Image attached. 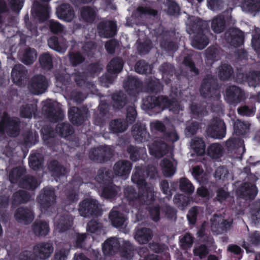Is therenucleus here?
Returning <instances> with one entry per match:
<instances>
[{
    "label": "nucleus",
    "mask_w": 260,
    "mask_h": 260,
    "mask_svg": "<svg viewBox=\"0 0 260 260\" xmlns=\"http://www.w3.org/2000/svg\"><path fill=\"white\" fill-rule=\"evenodd\" d=\"M84 60V57L79 52H72L70 53V60L74 66H76L82 63Z\"/></svg>",
    "instance_id": "nucleus-58"
},
{
    "label": "nucleus",
    "mask_w": 260,
    "mask_h": 260,
    "mask_svg": "<svg viewBox=\"0 0 260 260\" xmlns=\"http://www.w3.org/2000/svg\"><path fill=\"white\" fill-rule=\"evenodd\" d=\"M225 39L232 45L240 46L243 43L244 33L238 28H232L225 34Z\"/></svg>",
    "instance_id": "nucleus-16"
},
{
    "label": "nucleus",
    "mask_w": 260,
    "mask_h": 260,
    "mask_svg": "<svg viewBox=\"0 0 260 260\" xmlns=\"http://www.w3.org/2000/svg\"><path fill=\"white\" fill-rule=\"evenodd\" d=\"M39 61L41 66L45 69L49 70L52 67V57L48 53L42 54L39 57Z\"/></svg>",
    "instance_id": "nucleus-49"
},
{
    "label": "nucleus",
    "mask_w": 260,
    "mask_h": 260,
    "mask_svg": "<svg viewBox=\"0 0 260 260\" xmlns=\"http://www.w3.org/2000/svg\"><path fill=\"white\" fill-rule=\"evenodd\" d=\"M211 222L212 230L219 233L229 229L232 224L231 220L226 221L222 216L218 215H214L211 219Z\"/></svg>",
    "instance_id": "nucleus-15"
},
{
    "label": "nucleus",
    "mask_w": 260,
    "mask_h": 260,
    "mask_svg": "<svg viewBox=\"0 0 260 260\" xmlns=\"http://www.w3.org/2000/svg\"><path fill=\"white\" fill-rule=\"evenodd\" d=\"M81 17L87 23H92L96 17V11L89 7H84L81 9Z\"/></svg>",
    "instance_id": "nucleus-31"
},
{
    "label": "nucleus",
    "mask_w": 260,
    "mask_h": 260,
    "mask_svg": "<svg viewBox=\"0 0 260 260\" xmlns=\"http://www.w3.org/2000/svg\"><path fill=\"white\" fill-rule=\"evenodd\" d=\"M193 242V238L188 233L185 234L180 239L181 246L184 249L190 248Z\"/></svg>",
    "instance_id": "nucleus-57"
},
{
    "label": "nucleus",
    "mask_w": 260,
    "mask_h": 260,
    "mask_svg": "<svg viewBox=\"0 0 260 260\" xmlns=\"http://www.w3.org/2000/svg\"><path fill=\"white\" fill-rule=\"evenodd\" d=\"M180 189L188 193H192L194 190V187L190 182L186 178H182L180 181Z\"/></svg>",
    "instance_id": "nucleus-53"
},
{
    "label": "nucleus",
    "mask_w": 260,
    "mask_h": 260,
    "mask_svg": "<svg viewBox=\"0 0 260 260\" xmlns=\"http://www.w3.org/2000/svg\"><path fill=\"white\" fill-rule=\"evenodd\" d=\"M37 110V105L35 104H28L26 105H22L20 109L21 116L30 118L35 114Z\"/></svg>",
    "instance_id": "nucleus-38"
},
{
    "label": "nucleus",
    "mask_w": 260,
    "mask_h": 260,
    "mask_svg": "<svg viewBox=\"0 0 260 260\" xmlns=\"http://www.w3.org/2000/svg\"><path fill=\"white\" fill-rule=\"evenodd\" d=\"M123 62L119 58H114L111 60L107 66L109 73L116 74L119 73L122 69Z\"/></svg>",
    "instance_id": "nucleus-37"
},
{
    "label": "nucleus",
    "mask_w": 260,
    "mask_h": 260,
    "mask_svg": "<svg viewBox=\"0 0 260 260\" xmlns=\"http://www.w3.org/2000/svg\"><path fill=\"white\" fill-rule=\"evenodd\" d=\"M101 228V225L96 220H93L90 221L87 225V231L91 233L96 232Z\"/></svg>",
    "instance_id": "nucleus-64"
},
{
    "label": "nucleus",
    "mask_w": 260,
    "mask_h": 260,
    "mask_svg": "<svg viewBox=\"0 0 260 260\" xmlns=\"http://www.w3.org/2000/svg\"><path fill=\"white\" fill-rule=\"evenodd\" d=\"M56 14L58 18L70 22L74 17V12L70 5L66 4L61 5L57 9Z\"/></svg>",
    "instance_id": "nucleus-24"
},
{
    "label": "nucleus",
    "mask_w": 260,
    "mask_h": 260,
    "mask_svg": "<svg viewBox=\"0 0 260 260\" xmlns=\"http://www.w3.org/2000/svg\"><path fill=\"white\" fill-rule=\"evenodd\" d=\"M70 81L71 79L69 74H65L56 76V86L64 90L65 89V86L69 84Z\"/></svg>",
    "instance_id": "nucleus-54"
},
{
    "label": "nucleus",
    "mask_w": 260,
    "mask_h": 260,
    "mask_svg": "<svg viewBox=\"0 0 260 260\" xmlns=\"http://www.w3.org/2000/svg\"><path fill=\"white\" fill-rule=\"evenodd\" d=\"M21 61L26 64L32 63L36 59L37 53L35 49L26 48L20 54Z\"/></svg>",
    "instance_id": "nucleus-32"
},
{
    "label": "nucleus",
    "mask_w": 260,
    "mask_h": 260,
    "mask_svg": "<svg viewBox=\"0 0 260 260\" xmlns=\"http://www.w3.org/2000/svg\"><path fill=\"white\" fill-rule=\"evenodd\" d=\"M127 151L133 161H136L140 158H144L146 155V149L143 147L138 149L134 146H130L127 149Z\"/></svg>",
    "instance_id": "nucleus-36"
},
{
    "label": "nucleus",
    "mask_w": 260,
    "mask_h": 260,
    "mask_svg": "<svg viewBox=\"0 0 260 260\" xmlns=\"http://www.w3.org/2000/svg\"><path fill=\"white\" fill-rule=\"evenodd\" d=\"M209 43L208 39L203 34L202 31L199 32L191 42L192 46L198 49H204Z\"/></svg>",
    "instance_id": "nucleus-33"
},
{
    "label": "nucleus",
    "mask_w": 260,
    "mask_h": 260,
    "mask_svg": "<svg viewBox=\"0 0 260 260\" xmlns=\"http://www.w3.org/2000/svg\"><path fill=\"white\" fill-rule=\"evenodd\" d=\"M113 155V151L109 146H101L89 152L90 159L101 162L111 158Z\"/></svg>",
    "instance_id": "nucleus-13"
},
{
    "label": "nucleus",
    "mask_w": 260,
    "mask_h": 260,
    "mask_svg": "<svg viewBox=\"0 0 260 260\" xmlns=\"http://www.w3.org/2000/svg\"><path fill=\"white\" fill-rule=\"evenodd\" d=\"M207 152L210 157L213 158H217L222 155V148L220 144L213 143L208 148Z\"/></svg>",
    "instance_id": "nucleus-46"
},
{
    "label": "nucleus",
    "mask_w": 260,
    "mask_h": 260,
    "mask_svg": "<svg viewBox=\"0 0 260 260\" xmlns=\"http://www.w3.org/2000/svg\"><path fill=\"white\" fill-rule=\"evenodd\" d=\"M54 250L51 243L41 242L36 244L33 248V253L28 256L29 253L26 252L20 257V260H44L49 258Z\"/></svg>",
    "instance_id": "nucleus-4"
},
{
    "label": "nucleus",
    "mask_w": 260,
    "mask_h": 260,
    "mask_svg": "<svg viewBox=\"0 0 260 260\" xmlns=\"http://www.w3.org/2000/svg\"><path fill=\"white\" fill-rule=\"evenodd\" d=\"M49 169L54 177L64 176L68 172L66 168L59 165L56 160H53L50 163Z\"/></svg>",
    "instance_id": "nucleus-35"
},
{
    "label": "nucleus",
    "mask_w": 260,
    "mask_h": 260,
    "mask_svg": "<svg viewBox=\"0 0 260 260\" xmlns=\"http://www.w3.org/2000/svg\"><path fill=\"white\" fill-rule=\"evenodd\" d=\"M144 104L147 108L152 109L156 106L166 107L174 113H178L180 110H182V107L176 100L172 101L165 97L156 98L152 96H148L144 100Z\"/></svg>",
    "instance_id": "nucleus-5"
},
{
    "label": "nucleus",
    "mask_w": 260,
    "mask_h": 260,
    "mask_svg": "<svg viewBox=\"0 0 260 260\" xmlns=\"http://www.w3.org/2000/svg\"><path fill=\"white\" fill-rule=\"evenodd\" d=\"M191 146L198 155H202L205 152V145L201 138H195L192 139Z\"/></svg>",
    "instance_id": "nucleus-40"
},
{
    "label": "nucleus",
    "mask_w": 260,
    "mask_h": 260,
    "mask_svg": "<svg viewBox=\"0 0 260 260\" xmlns=\"http://www.w3.org/2000/svg\"><path fill=\"white\" fill-rule=\"evenodd\" d=\"M27 71L21 64L14 66L11 72V77L13 82L17 85H20L26 78Z\"/></svg>",
    "instance_id": "nucleus-21"
},
{
    "label": "nucleus",
    "mask_w": 260,
    "mask_h": 260,
    "mask_svg": "<svg viewBox=\"0 0 260 260\" xmlns=\"http://www.w3.org/2000/svg\"><path fill=\"white\" fill-rule=\"evenodd\" d=\"M33 15L38 17L41 21H44L49 17L50 8L47 4L40 5L38 2H35L31 10Z\"/></svg>",
    "instance_id": "nucleus-20"
},
{
    "label": "nucleus",
    "mask_w": 260,
    "mask_h": 260,
    "mask_svg": "<svg viewBox=\"0 0 260 260\" xmlns=\"http://www.w3.org/2000/svg\"><path fill=\"white\" fill-rule=\"evenodd\" d=\"M249 127L248 122L237 120L234 124V133L238 135H245L248 132Z\"/></svg>",
    "instance_id": "nucleus-42"
},
{
    "label": "nucleus",
    "mask_w": 260,
    "mask_h": 260,
    "mask_svg": "<svg viewBox=\"0 0 260 260\" xmlns=\"http://www.w3.org/2000/svg\"><path fill=\"white\" fill-rule=\"evenodd\" d=\"M257 190L256 186L250 183H246L237 190V194L243 198H253L256 195Z\"/></svg>",
    "instance_id": "nucleus-22"
},
{
    "label": "nucleus",
    "mask_w": 260,
    "mask_h": 260,
    "mask_svg": "<svg viewBox=\"0 0 260 260\" xmlns=\"http://www.w3.org/2000/svg\"><path fill=\"white\" fill-rule=\"evenodd\" d=\"M73 224V218L68 214L57 218L55 222L56 230L62 232L70 228Z\"/></svg>",
    "instance_id": "nucleus-28"
},
{
    "label": "nucleus",
    "mask_w": 260,
    "mask_h": 260,
    "mask_svg": "<svg viewBox=\"0 0 260 260\" xmlns=\"http://www.w3.org/2000/svg\"><path fill=\"white\" fill-rule=\"evenodd\" d=\"M55 202L54 190L50 187L45 188L43 193L39 197L41 211L45 213L48 210L51 211Z\"/></svg>",
    "instance_id": "nucleus-9"
},
{
    "label": "nucleus",
    "mask_w": 260,
    "mask_h": 260,
    "mask_svg": "<svg viewBox=\"0 0 260 260\" xmlns=\"http://www.w3.org/2000/svg\"><path fill=\"white\" fill-rule=\"evenodd\" d=\"M28 87L29 91L34 94H42L48 87V81L44 76L37 75L30 80Z\"/></svg>",
    "instance_id": "nucleus-10"
},
{
    "label": "nucleus",
    "mask_w": 260,
    "mask_h": 260,
    "mask_svg": "<svg viewBox=\"0 0 260 260\" xmlns=\"http://www.w3.org/2000/svg\"><path fill=\"white\" fill-rule=\"evenodd\" d=\"M255 34L252 35V45L255 51L260 54V30L255 29Z\"/></svg>",
    "instance_id": "nucleus-55"
},
{
    "label": "nucleus",
    "mask_w": 260,
    "mask_h": 260,
    "mask_svg": "<svg viewBox=\"0 0 260 260\" xmlns=\"http://www.w3.org/2000/svg\"><path fill=\"white\" fill-rule=\"evenodd\" d=\"M132 181L137 184L139 192L137 193L135 189L130 186L124 189V196L129 202H136V204L150 205L154 200L155 191L153 186L147 184L144 179L143 169L140 167L135 169V172L132 176Z\"/></svg>",
    "instance_id": "nucleus-1"
},
{
    "label": "nucleus",
    "mask_w": 260,
    "mask_h": 260,
    "mask_svg": "<svg viewBox=\"0 0 260 260\" xmlns=\"http://www.w3.org/2000/svg\"><path fill=\"white\" fill-rule=\"evenodd\" d=\"M109 172L106 169L100 170L95 180L98 183L96 187L102 188L101 196L106 199H111L115 197L120 191V188L113 185L110 182L111 178Z\"/></svg>",
    "instance_id": "nucleus-3"
},
{
    "label": "nucleus",
    "mask_w": 260,
    "mask_h": 260,
    "mask_svg": "<svg viewBox=\"0 0 260 260\" xmlns=\"http://www.w3.org/2000/svg\"><path fill=\"white\" fill-rule=\"evenodd\" d=\"M127 111L126 121L127 123L131 124L135 120L136 111L135 108L133 106L129 107L127 109Z\"/></svg>",
    "instance_id": "nucleus-63"
},
{
    "label": "nucleus",
    "mask_w": 260,
    "mask_h": 260,
    "mask_svg": "<svg viewBox=\"0 0 260 260\" xmlns=\"http://www.w3.org/2000/svg\"><path fill=\"white\" fill-rule=\"evenodd\" d=\"M135 70L140 74H146L151 72V68L144 61H140L136 64Z\"/></svg>",
    "instance_id": "nucleus-56"
},
{
    "label": "nucleus",
    "mask_w": 260,
    "mask_h": 260,
    "mask_svg": "<svg viewBox=\"0 0 260 260\" xmlns=\"http://www.w3.org/2000/svg\"><path fill=\"white\" fill-rule=\"evenodd\" d=\"M225 28V21L223 17L218 16L214 18L211 22V28L213 31L219 34L223 31Z\"/></svg>",
    "instance_id": "nucleus-41"
},
{
    "label": "nucleus",
    "mask_w": 260,
    "mask_h": 260,
    "mask_svg": "<svg viewBox=\"0 0 260 260\" xmlns=\"http://www.w3.org/2000/svg\"><path fill=\"white\" fill-rule=\"evenodd\" d=\"M176 165V162L173 159H164L160 165L164 175L167 177L173 176L175 173Z\"/></svg>",
    "instance_id": "nucleus-27"
},
{
    "label": "nucleus",
    "mask_w": 260,
    "mask_h": 260,
    "mask_svg": "<svg viewBox=\"0 0 260 260\" xmlns=\"http://www.w3.org/2000/svg\"><path fill=\"white\" fill-rule=\"evenodd\" d=\"M42 159L39 153L31 154L29 157V165L34 170L38 169L42 165Z\"/></svg>",
    "instance_id": "nucleus-51"
},
{
    "label": "nucleus",
    "mask_w": 260,
    "mask_h": 260,
    "mask_svg": "<svg viewBox=\"0 0 260 260\" xmlns=\"http://www.w3.org/2000/svg\"><path fill=\"white\" fill-rule=\"evenodd\" d=\"M79 212L83 217H89L97 215L100 210L97 201L93 199H87L83 201L79 205Z\"/></svg>",
    "instance_id": "nucleus-8"
},
{
    "label": "nucleus",
    "mask_w": 260,
    "mask_h": 260,
    "mask_svg": "<svg viewBox=\"0 0 260 260\" xmlns=\"http://www.w3.org/2000/svg\"><path fill=\"white\" fill-rule=\"evenodd\" d=\"M209 136L215 139H222L225 135V126L224 122L219 118L213 119L207 129Z\"/></svg>",
    "instance_id": "nucleus-12"
},
{
    "label": "nucleus",
    "mask_w": 260,
    "mask_h": 260,
    "mask_svg": "<svg viewBox=\"0 0 260 260\" xmlns=\"http://www.w3.org/2000/svg\"><path fill=\"white\" fill-rule=\"evenodd\" d=\"M151 231L146 228H139L136 230L135 239L140 244L147 243L152 238Z\"/></svg>",
    "instance_id": "nucleus-29"
},
{
    "label": "nucleus",
    "mask_w": 260,
    "mask_h": 260,
    "mask_svg": "<svg viewBox=\"0 0 260 260\" xmlns=\"http://www.w3.org/2000/svg\"><path fill=\"white\" fill-rule=\"evenodd\" d=\"M56 131L63 138H66L73 133L72 127L68 123H62L58 124L57 125Z\"/></svg>",
    "instance_id": "nucleus-45"
},
{
    "label": "nucleus",
    "mask_w": 260,
    "mask_h": 260,
    "mask_svg": "<svg viewBox=\"0 0 260 260\" xmlns=\"http://www.w3.org/2000/svg\"><path fill=\"white\" fill-rule=\"evenodd\" d=\"M246 80L250 86L255 87L260 85V72H250L247 75Z\"/></svg>",
    "instance_id": "nucleus-48"
},
{
    "label": "nucleus",
    "mask_w": 260,
    "mask_h": 260,
    "mask_svg": "<svg viewBox=\"0 0 260 260\" xmlns=\"http://www.w3.org/2000/svg\"><path fill=\"white\" fill-rule=\"evenodd\" d=\"M140 83L135 78H129L124 83V88L129 94H133L137 92Z\"/></svg>",
    "instance_id": "nucleus-43"
},
{
    "label": "nucleus",
    "mask_w": 260,
    "mask_h": 260,
    "mask_svg": "<svg viewBox=\"0 0 260 260\" xmlns=\"http://www.w3.org/2000/svg\"><path fill=\"white\" fill-rule=\"evenodd\" d=\"M13 198L15 204L24 203L30 199L29 194L25 191L22 190L15 192Z\"/></svg>",
    "instance_id": "nucleus-52"
},
{
    "label": "nucleus",
    "mask_w": 260,
    "mask_h": 260,
    "mask_svg": "<svg viewBox=\"0 0 260 260\" xmlns=\"http://www.w3.org/2000/svg\"><path fill=\"white\" fill-rule=\"evenodd\" d=\"M132 135L136 141L138 142H142L147 141L149 137V134L146 132L145 125L137 123L133 127Z\"/></svg>",
    "instance_id": "nucleus-25"
},
{
    "label": "nucleus",
    "mask_w": 260,
    "mask_h": 260,
    "mask_svg": "<svg viewBox=\"0 0 260 260\" xmlns=\"http://www.w3.org/2000/svg\"><path fill=\"white\" fill-rule=\"evenodd\" d=\"M149 147L150 154L156 157L162 156L169 151L167 145L161 141H155Z\"/></svg>",
    "instance_id": "nucleus-26"
},
{
    "label": "nucleus",
    "mask_w": 260,
    "mask_h": 260,
    "mask_svg": "<svg viewBox=\"0 0 260 260\" xmlns=\"http://www.w3.org/2000/svg\"><path fill=\"white\" fill-rule=\"evenodd\" d=\"M131 169V163L126 160H121L117 162L113 167V170L116 176L126 179Z\"/></svg>",
    "instance_id": "nucleus-19"
},
{
    "label": "nucleus",
    "mask_w": 260,
    "mask_h": 260,
    "mask_svg": "<svg viewBox=\"0 0 260 260\" xmlns=\"http://www.w3.org/2000/svg\"><path fill=\"white\" fill-rule=\"evenodd\" d=\"M216 80L211 75H208L203 80L201 87V94L205 98L215 92Z\"/></svg>",
    "instance_id": "nucleus-18"
},
{
    "label": "nucleus",
    "mask_w": 260,
    "mask_h": 260,
    "mask_svg": "<svg viewBox=\"0 0 260 260\" xmlns=\"http://www.w3.org/2000/svg\"><path fill=\"white\" fill-rule=\"evenodd\" d=\"M42 110L52 122L62 120L64 117V113L58 104L53 103L51 100L43 102Z\"/></svg>",
    "instance_id": "nucleus-7"
},
{
    "label": "nucleus",
    "mask_w": 260,
    "mask_h": 260,
    "mask_svg": "<svg viewBox=\"0 0 260 260\" xmlns=\"http://www.w3.org/2000/svg\"><path fill=\"white\" fill-rule=\"evenodd\" d=\"M207 6L212 11H216L221 9L222 3L219 0H208Z\"/></svg>",
    "instance_id": "nucleus-60"
},
{
    "label": "nucleus",
    "mask_w": 260,
    "mask_h": 260,
    "mask_svg": "<svg viewBox=\"0 0 260 260\" xmlns=\"http://www.w3.org/2000/svg\"><path fill=\"white\" fill-rule=\"evenodd\" d=\"M32 230L35 235L44 236L48 234L49 228L47 222L42 221H36L32 225Z\"/></svg>",
    "instance_id": "nucleus-34"
},
{
    "label": "nucleus",
    "mask_w": 260,
    "mask_h": 260,
    "mask_svg": "<svg viewBox=\"0 0 260 260\" xmlns=\"http://www.w3.org/2000/svg\"><path fill=\"white\" fill-rule=\"evenodd\" d=\"M15 218L19 222L28 224L33 220L34 216L31 210L20 208L17 210Z\"/></svg>",
    "instance_id": "nucleus-23"
},
{
    "label": "nucleus",
    "mask_w": 260,
    "mask_h": 260,
    "mask_svg": "<svg viewBox=\"0 0 260 260\" xmlns=\"http://www.w3.org/2000/svg\"><path fill=\"white\" fill-rule=\"evenodd\" d=\"M174 203L178 207H180L182 209H183L189 204L190 200L188 197L181 194H179L176 195L174 197Z\"/></svg>",
    "instance_id": "nucleus-50"
},
{
    "label": "nucleus",
    "mask_w": 260,
    "mask_h": 260,
    "mask_svg": "<svg viewBox=\"0 0 260 260\" xmlns=\"http://www.w3.org/2000/svg\"><path fill=\"white\" fill-rule=\"evenodd\" d=\"M49 27L53 33H58L63 30V26L59 22L53 20L49 21Z\"/></svg>",
    "instance_id": "nucleus-61"
},
{
    "label": "nucleus",
    "mask_w": 260,
    "mask_h": 260,
    "mask_svg": "<svg viewBox=\"0 0 260 260\" xmlns=\"http://www.w3.org/2000/svg\"><path fill=\"white\" fill-rule=\"evenodd\" d=\"M245 99L244 91L238 86H231L226 89L225 99L231 105L235 106Z\"/></svg>",
    "instance_id": "nucleus-11"
},
{
    "label": "nucleus",
    "mask_w": 260,
    "mask_h": 260,
    "mask_svg": "<svg viewBox=\"0 0 260 260\" xmlns=\"http://www.w3.org/2000/svg\"><path fill=\"white\" fill-rule=\"evenodd\" d=\"M99 35L104 38H110L114 36L116 32V24L111 21L101 22L98 25Z\"/></svg>",
    "instance_id": "nucleus-14"
},
{
    "label": "nucleus",
    "mask_w": 260,
    "mask_h": 260,
    "mask_svg": "<svg viewBox=\"0 0 260 260\" xmlns=\"http://www.w3.org/2000/svg\"><path fill=\"white\" fill-rule=\"evenodd\" d=\"M133 247L128 241H125L121 238H110L108 239L103 246V250L106 255L112 254L119 251L122 256L129 258L133 256Z\"/></svg>",
    "instance_id": "nucleus-2"
},
{
    "label": "nucleus",
    "mask_w": 260,
    "mask_h": 260,
    "mask_svg": "<svg viewBox=\"0 0 260 260\" xmlns=\"http://www.w3.org/2000/svg\"><path fill=\"white\" fill-rule=\"evenodd\" d=\"M168 7L167 12L170 15H174L179 13V7L178 5L173 2L169 1L167 3Z\"/></svg>",
    "instance_id": "nucleus-59"
},
{
    "label": "nucleus",
    "mask_w": 260,
    "mask_h": 260,
    "mask_svg": "<svg viewBox=\"0 0 260 260\" xmlns=\"http://www.w3.org/2000/svg\"><path fill=\"white\" fill-rule=\"evenodd\" d=\"M109 217L114 226L120 228L122 226L125 225L126 222L125 217L115 208L111 210Z\"/></svg>",
    "instance_id": "nucleus-30"
},
{
    "label": "nucleus",
    "mask_w": 260,
    "mask_h": 260,
    "mask_svg": "<svg viewBox=\"0 0 260 260\" xmlns=\"http://www.w3.org/2000/svg\"><path fill=\"white\" fill-rule=\"evenodd\" d=\"M232 67L226 64L221 65L218 69V76L222 80L229 79L233 74Z\"/></svg>",
    "instance_id": "nucleus-47"
},
{
    "label": "nucleus",
    "mask_w": 260,
    "mask_h": 260,
    "mask_svg": "<svg viewBox=\"0 0 260 260\" xmlns=\"http://www.w3.org/2000/svg\"><path fill=\"white\" fill-rule=\"evenodd\" d=\"M23 175V170L21 168L13 169L9 175V178L13 183H18L21 187H25L29 189H34L38 185V182L31 176L21 177Z\"/></svg>",
    "instance_id": "nucleus-6"
},
{
    "label": "nucleus",
    "mask_w": 260,
    "mask_h": 260,
    "mask_svg": "<svg viewBox=\"0 0 260 260\" xmlns=\"http://www.w3.org/2000/svg\"><path fill=\"white\" fill-rule=\"evenodd\" d=\"M198 208L196 207L191 208L188 211L187 218L191 224H194L197 220Z\"/></svg>",
    "instance_id": "nucleus-62"
},
{
    "label": "nucleus",
    "mask_w": 260,
    "mask_h": 260,
    "mask_svg": "<svg viewBox=\"0 0 260 260\" xmlns=\"http://www.w3.org/2000/svg\"><path fill=\"white\" fill-rule=\"evenodd\" d=\"M127 124L121 120H114L110 123V131L113 133L123 132L127 127Z\"/></svg>",
    "instance_id": "nucleus-39"
},
{
    "label": "nucleus",
    "mask_w": 260,
    "mask_h": 260,
    "mask_svg": "<svg viewBox=\"0 0 260 260\" xmlns=\"http://www.w3.org/2000/svg\"><path fill=\"white\" fill-rule=\"evenodd\" d=\"M260 8L258 0H245L242 4V9L245 12L255 11Z\"/></svg>",
    "instance_id": "nucleus-44"
},
{
    "label": "nucleus",
    "mask_w": 260,
    "mask_h": 260,
    "mask_svg": "<svg viewBox=\"0 0 260 260\" xmlns=\"http://www.w3.org/2000/svg\"><path fill=\"white\" fill-rule=\"evenodd\" d=\"M87 115V110L86 108L81 110L73 107L69 110V119L74 124H81Z\"/></svg>",
    "instance_id": "nucleus-17"
}]
</instances>
